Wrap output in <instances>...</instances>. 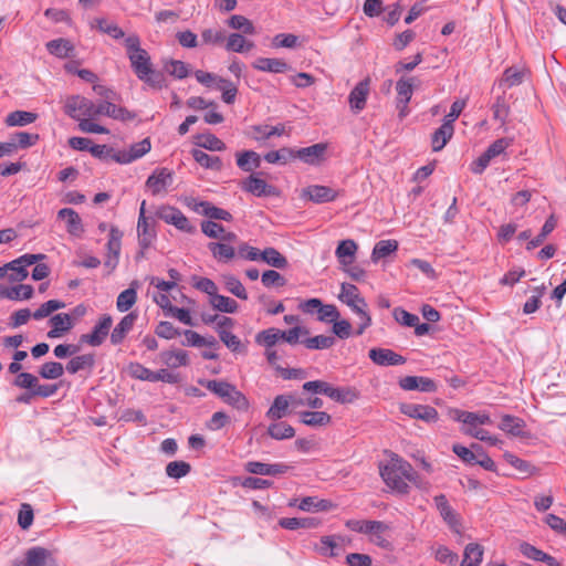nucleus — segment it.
<instances>
[{"label":"nucleus","instance_id":"44","mask_svg":"<svg viewBox=\"0 0 566 566\" xmlns=\"http://www.w3.org/2000/svg\"><path fill=\"white\" fill-rule=\"evenodd\" d=\"M92 28H96L98 31L108 34L111 38L118 40L125 36L124 31L116 23L109 22L104 18H96L92 24Z\"/></svg>","mask_w":566,"mask_h":566},{"label":"nucleus","instance_id":"26","mask_svg":"<svg viewBox=\"0 0 566 566\" xmlns=\"http://www.w3.org/2000/svg\"><path fill=\"white\" fill-rule=\"evenodd\" d=\"M57 218L65 220L66 230L71 235L80 237L83 231V223L78 213L71 208H63L57 212Z\"/></svg>","mask_w":566,"mask_h":566},{"label":"nucleus","instance_id":"34","mask_svg":"<svg viewBox=\"0 0 566 566\" xmlns=\"http://www.w3.org/2000/svg\"><path fill=\"white\" fill-rule=\"evenodd\" d=\"M237 165L241 170L251 172L261 166V157L253 150H244L237 154Z\"/></svg>","mask_w":566,"mask_h":566},{"label":"nucleus","instance_id":"50","mask_svg":"<svg viewBox=\"0 0 566 566\" xmlns=\"http://www.w3.org/2000/svg\"><path fill=\"white\" fill-rule=\"evenodd\" d=\"M226 290L240 300H248V293L241 281L233 274L222 275Z\"/></svg>","mask_w":566,"mask_h":566},{"label":"nucleus","instance_id":"60","mask_svg":"<svg viewBox=\"0 0 566 566\" xmlns=\"http://www.w3.org/2000/svg\"><path fill=\"white\" fill-rule=\"evenodd\" d=\"M123 232L115 226L109 229V238L107 242V254L119 256L122 247Z\"/></svg>","mask_w":566,"mask_h":566},{"label":"nucleus","instance_id":"30","mask_svg":"<svg viewBox=\"0 0 566 566\" xmlns=\"http://www.w3.org/2000/svg\"><path fill=\"white\" fill-rule=\"evenodd\" d=\"M138 244L142 249H148L154 239L156 231L154 229V221L150 219L137 222Z\"/></svg>","mask_w":566,"mask_h":566},{"label":"nucleus","instance_id":"47","mask_svg":"<svg viewBox=\"0 0 566 566\" xmlns=\"http://www.w3.org/2000/svg\"><path fill=\"white\" fill-rule=\"evenodd\" d=\"M268 434L275 440H285L293 438L295 430L286 422H273L268 427Z\"/></svg>","mask_w":566,"mask_h":566},{"label":"nucleus","instance_id":"20","mask_svg":"<svg viewBox=\"0 0 566 566\" xmlns=\"http://www.w3.org/2000/svg\"><path fill=\"white\" fill-rule=\"evenodd\" d=\"M399 386L403 390H418L421 392H434L437 391L436 382L422 376H406L399 380Z\"/></svg>","mask_w":566,"mask_h":566},{"label":"nucleus","instance_id":"4","mask_svg":"<svg viewBox=\"0 0 566 566\" xmlns=\"http://www.w3.org/2000/svg\"><path fill=\"white\" fill-rule=\"evenodd\" d=\"M95 111L96 104L84 96L72 95L69 96L65 101V114L77 122L84 118H95Z\"/></svg>","mask_w":566,"mask_h":566},{"label":"nucleus","instance_id":"29","mask_svg":"<svg viewBox=\"0 0 566 566\" xmlns=\"http://www.w3.org/2000/svg\"><path fill=\"white\" fill-rule=\"evenodd\" d=\"M33 295V287L28 284H20L17 286L8 287L0 284V296L3 298L18 301L29 300Z\"/></svg>","mask_w":566,"mask_h":566},{"label":"nucleus","instance_id":"37","mask_svg":"<svg viewBox=\"0 0 566 566\" xmlns=\"http://www.w3.org/2000/svg\"><path fill=\"white\" fill-rule=\"evenodd\" d=\"M290 399L285 395H279L274 398L273 403L266 411V417L272 420H280L287 415Z\"/></svg>","mask_w":566,"mask_h":566},{"label":"nucleus","instance_id":"35","mask_svg":"<svg viewBox=\"0 0 566 566\" xmlns=\"http://www.w3.org/2000/svg\"><path fill=\"white\" fill-rule=\"evenodd\" d=\"M328 398L339 403L354 402L359 397V391L354 387H331Z\"/></svg>","mask_w":566,"mask_h":566},{"label":"nucleus","instance_id":"1","mask_svg":"<svg viewBox=\"0 0 566 566\" xmlns=\"http://www.w3.org/2000/svg\"><path fill=\"white\" fill-rule=\"evenodd\" d=\"M124 45L126 48L127 57L136 76L155 88H161L163 78L159 73L153 69L150 55L140 46V39L133 33L125 38Z\"/></svg>","mask_w":566,"mask_h":566},{"label":"nucleus","instance_id":"52","mask_svg":"<svg viewBox=\"0 0 566 566\" xmlns=\"http://www.w3.org/2000/svg\"><path fill=\"white\" fill-rule=\"evenodd\" d=\"M254 132L253 138L258 142L269 139L272 136H281L285 133L284 125L269 126V125H255L252 126Z\"/></svg>","mask_w":566,"mask_h":566},{"label":"nucleus","instance_id":"18","mask_svg":"<svg viewBox=\"0 0 566 566\" xmlns=\"http://www.w3.org/2000/svg\"><path fill=\"white\" fill-rule=\"evenodd\" d=\"M242 189L256 197H270L276 193L275 187L266 184L265 180L256 177L255 175H250L243 180Z\"/></svg>","mask_w":566,"mask_h":566},{"label":"nucleus","instance_id":"9","mask_svg":"<svg viewBox=\"0 0 566 566\" xmlns=\"http://www.w3.org/2000/svg\"><path fill=\"white\" fill-rule=\"evenodd\" d=\"M188 207L192 209L195 212L200 213L209 220H222V221H232L233 217L232 214L222 208L216 207L210 201H197L195 199H191L188 202Z\"/></svg>","mask_w":566,"mask_h":566},{"label":"nucleus","instance_id":"46","mask_svg":"<svg viewBox=\"0 0 566 566\" xmlns=\"http://www.w3.org/2000/svg\"><path fill=\"white\" fill-rule=\"evenodd\" d=\"M193 159L203 168L212 170H221L222 161L218 156H210L201 149H192Z\"/></svg>","mask_w":566,"mask_h":566},{"label":"nucleus","instance_id":"32","mask_svg":"<svg viewBox=\"0 0 566 566\" xmlns=\"http://www.w3.org/2000/svg\"><path fill=\"white\" fill-rule=\"evenodd\" d=\"M300 420L305 426L317 428L329 424L332 417L325 411H302Z\"/></svg>","mask_w":566,"mask_h":566},{"label":"nucleus","instance_id":"64","mask_svg":"<svg viewBox=\"0 0 566 566\" xmlns=\"http://www.w3.org/2000/svg\"><path fill=\"white\" fill-rule=\"evenodd\" d=\"M261 282L268 289L281 287L286 284L285 277L275 270L264 271L261 275Z\"/></svg>","mask_w":566,"mask_h":566},{"label":"nucleus","instance_id":"15","mask_svg":"<svg viewBox=\"0 0 566 566\" xmlns=\"http://www.w3.org/2000/svg\"><path fill=\"white\" fill-rule=\"evenodd\" d=\"M368 357L379 366H398L406 363V358L389 348H371Z\"/></svg>","mask_w":566,"mask_h":566},{"label":"nucleus","instance_id":"55","mask_svg":"<svg viewBox=\"0 0 566 566\" xmlns=\"http://www.w3.org/2000/svg\"><path fill=\"white\" fill-rule=\"evenodd\" d=\"M499 428L517 437L523 433L524 421L517 417L506 415L502 418Z\"/></svg>","mask_w":566,"mask_h":566},{"label":"nucleus","instance_id":"62","mask_svg":"<svg viewBox=\"0 0 566 566\" xmlns=\"http://www.w3.org/2000/svg\"><path fill=\"white\" fill-rule=\"evenodd\" d=\"M524 76H525L524 70L515 67V66H511L504 71L502 82L507 87H513V86H517V85L522 84L524 81Z\"/></svg>","mask_w":566,"mask_h":566},{"label":"nucleus","instance_id":"3","mask_svg":"<svg viewBox=\"0 0 566 566\" xmlns=\"http://www.w3.org/2000/svg\"><path fill=\"white\" fill-rule=\"evenodd\" d=\"M338 297L359 316L360 324L358 325L356 334L361 335L366 328L371 325V317L367 312V303L365 298L360 296L357 286L350 283L342 284Z\"/></svg>","mask_w":566,"mask_h":566},{"label":"nucleus","instance_id":"13","mask_svg":"<svg viewBox=\"0 0 566 566\" xmlns=\"http://www.w3.org/2000/svg\"><path fill=\"white\" fill-rule=\"evenodd\" d=\"M400 411L413 419H420L424 422H436L438 420V411L428 405L403 403Z\"/></svg>","mask_w":566,"mask_h":566},{"label":"nucleus","instance_id":"41","mask_svg":"<svg viewBox=\"0 0 566 566\" xmlns=\"http://www.w3.org/2000/svg\"><path fill=\"white\" fill-rule=\"evenodd\" d=\"M46 50L50 54L56 57L65 59L70 56L71 52L74 50V46L66 39H55L46 43Z\"/></svg>","mask_w":566,"mask_h":566},{"label":"nucleus","instance_id":"19","mask_svg":"<svg viewBox=\"0 0 566 566\" xmlns=\"http://www.w3.org/2000/svg\"><path fill=\"white\" fill-rule=\"evenodd\" d=\"M291 469L285 463H263L259 461H249L245 464V470L252 474L258 475H281L286 473Z\"/></svg>","mask_w":566,"mask_h":566},{"label":"nucleus","instance_id":"8","mask_svg":"<svg viewBox=\"0 0 566 566\" xmlns=\"http://www.w3.org/2000/svg\"><path fill=\"white\" fill-rule=\"evenodd\" d=\"M327 144L317 143L308 147L294 149L295 159H300L304 164L318 166L326 159Z\"/></svg>","mask_w":566,"mask_h":566},{"label":"nucleus","instance_id":"10","mask_svg":"<svg viewBox=\"0 0 566 566\" xmlns=\"http://www.w3.org/2000/svg\"><path fill=\"white\" fill-rule=\"evenodd\" d=\"M339 191L328 186L311 185L302 190L301 197L314 203H326L336 200Z\"/></svg>","mask_w":566,"mask_h":566},{"label":"nucleus","instance_id":"58","mask_svg":"<svg viewBox=\"0 0 566 566\" xmlns=\"http://www.w3.org/2000/svg\"><path fill=\"white\" fill-rule=\"evenodd\" d=\"M64 374V367L57 361H48L41 365L39 375L43 379H57Z\"/></svg>","mask_w":566,"mask_h":566},{"label":"nucleus","instance_id":"23","mask_svg":"<svg viewBox=\"0 0 566 566\" xmlns=\"http://www.w3.org/2000/svg\"><path fill=\"white\" fill-rule=\"evenodd\" d=\"M252 66L258 71L269 73H286L292 69L286 61L276 57H258Z\"/></svg>","mask_w":566,"mask_h":566},{"label":"nucleus","instance_id":"45","mask_svg":"<svg viewBox=\"0 0 566 566\" xmlns=\"http://www.w3.org/2000/svg\"><path fill=\"white\" fill-rule=\"evenodd\" d=\"M38 115L27 111H14L6 117V125L9 127L25 126L35 122Z\"/></svg>","mask_w":566,"mask_h":566},{"label":"nucleus","instance_id":"7","mask_svg":"<svg viewBox=\"0 0 566 566\" xmlns=\"http://www.w3.org/2000/svg\"><path fill=\"white\" fill-rule=\"evenodd\" d=\"M172 171L168 168H157L146 180V188L153 196H158L167 191V188L172 184Z\"/></svg>","mask_w":566,"mask_h":566},{"label":"nucleus","instance_id":"40","mask_svg":"<svg viewBox=\"0 0 566 566\" xmlns=\"http://www.w3.org/2000/svg\"><path fill=\"white\" fill-rule=\"evenodd\" d=\"M413 77H401L397 81V107H400V104H408L410 102L413 92Z\"/></svg>","mask_w":566,"mask_h":566},{"label":"nucleus","instance_id":"61","mask_svg":"<svg viewBox=\"0 0 566 566\" xmlns=\"http://www.w3.org/2000/svg\"><path fill=\"white\" fill-rule=\"evenodd\" d=\"M191 471V467L186 461H172L166 465V474L171 479H181Z\"/></svg>","mask_w":566,"mask_h":566},{"label":"nucleus","instance_id":"11","mask_svg":"<svg viewBox=\"0 0 566 566\" xmlns=\"http://www.w3.org/2000/svg\"><path fill=\"white\" fill-rule=\"evenodd\" d=\"M150 148L151 144L149 138H145L138 143L133 144L129 150H118L116 154H113L112 160L118 164H129L146 155Z\"/></svg>","mask_w":566,"mask_h":566},{"label":"nucleus","instance_id":"36","mask_svg":"<svg viewBox=\"0 0 566 566\" xmlns=\"http://www.w3.org/2000/svg\"><path fill=\"white\" fill-rule=\"evenodd\" d=\"M208 249L219 262H229L235 256V249L224 242H209Z\"/></svg>","mask_w":566,"mask_h":566},{"label":"nucleus","instance_id":"16","mask_svg":"<svg viewBox=\"0 0 566 566\" xmlns=\"http://www.w3.org/2000/svg\"><path fill=\"white\" fill-rule=\"evenodd\" d=\"M390 531V525L382 521L370 520L366 535L369 541L378 547L388 548L390 543L387 539V534Z\"/></svg>","mask_w":566,"mask_h":566},{"label":"nucleus","instance_id":"38","mask_svg":"<svg viewBox=\"0 0 566 566\" xmlns=\"http://www.w3.org/2000/svg\"><path fill=\"white\" fill-rule=\"evenodd\" d=\"M254 48V43L251 41H248L242 34L240 33H231L228 36L227 43H226V50L229 52H235V53H244Z\"/></svg>","mask_w":566,"mask_h":566},{"label":"nucleus","instance_id":"56","mask_svg":"<svg viewBox=\"0 0 566 566\" xmlns=\"http://www.w3.org/2000/svg\"><path fill=\"white\" fill-rule=\"evenodd\" d=\"M197 145L211 151H222L226 149V144L211 133L199 135Z\"/></svg>","mask_w":566,"mask_h":566},{"label":"nucleus","instance_id":"12","mask_svg":"<svg viewBox=\"0 0 566 566\" xmlns=\"http://www.w3.org/2000/svg\"><path fill=\"white\" fill-rule=\"evenodd\" d=\"M380 475L391 490L399 494H407L409 492V485L405 478L398 473L396 468L389 462L387 465L380 469Z\"/></svg>","mask_w":566,"mask_h":566},{"label":"nucleus","instance_id":"14","mask_svg":"<svg viewBox=\"0 0 566 566\" xmlns=\"http://www.w3.org/2000/svg\"><path fill=\"white\" fill-rule=\"evenodd\" d=\"M96 117L101 115L108 116L113 119L122 120V122H128L135 118V114L128 111L125 107L117 106L113 102L109 101H103L98 104H96V111H95Z\"/></svg>","mask_w":566,"mask_h":566},{"label":"nucleus","instance_id":"51","mask_svg":"<svg viewBox=\"0 0 566 566\" xmlns=\"http://www.w3.org/2000/svg\"><path fill=\"white\" fill-rule=\"evenodd\" d=\"M390 463L396 468L398 473L405 478L406 481L412 482L415 484L418 483L419 474L409 462L397 457L392 458Z\"/></svg>","mask_w":566,"mask_h":566},{"label":"nucleus","instance_id":"17","mask_svg":"<svg viewBox=\"0 0 566 566\" xmlns=\"http://www.w3.org/2000/svg\"><path fill=\"white\" fill-rule=\"evenodd\" d=\"M24 566H55V559L49 549L35 546L27 551Z\"/></svg>","mask_w":566,"mask_h":566},{"label":"nucleus","instance_id":"6","mask_svg":"<svg viewBox=\"0 0 566 566\" xmlns=\"http://www.w3.org/2000/svg\"><path fill=\"white\" fill-rule=\"evenodd\" d=\"M113 324V318L108 314H104L101 316L97 324L94 326L93 331L88 334H83L80 337L81 343L87 344L90 346H99L105 340L106 336L109 333V329Z\"/></svg>","mask_w":566,"mask_h":566},{"label":"nucleus","instance_id":"42","mask_svg":"<svg viewBox=\"0 0 566 566\" xmlns=\"http://www.w3.org/2000/svg\"><path fill=\"white\" fill-rule=\"evenodd\" d=\"M136 282H133L130 286L119 293L116 301V306L119 312H127L133 307L137 301Z\"/></svg>","mask_w":566,"mask_h":566},{"label":"nucleus","instance_id":"49","mask_svg":"<svg viewBox=\"0 0 566 566\" xmlns=\"http://www.w3.org/2000/svg\"><path fill=\"white\" fill-rule=\"evenodd\" d=\"M483 548L479 544L471 543L465 546L461 566H479L482 562Z\"/></svg>","mask_w":566,"mask_h":566},{"label":"nucleus","instance_id":"63","mask_svg":"<svg viewBox=\"0 0 566 566\" xmlns=\"http://www.w3.org/2000/svg\"><path fill=\"white\" fill-rule=\"evenodd\" d=\"M164 67L167 73L179 80L187 77L189 74L188 65L179 60H170L169 62L165 63Z\"/></svg>","mask_w":566,"mask_h":566},{"label":"nucleus","instance_id":"33","mask_svg":"<svg viewBox=\"0 0 566 566\" xmlns=\"http://www.w3.org/2000/svg\"><path fill=\"white\" fill-rule=\"evenodd\" d=\"M94 365V354H83L71 358L70 361L66 364L65 369L69 374L74 375L81 370H92Z\"/></svg>","mask_w":566,"mask_h":566},{"label":"nucleus","instance_id":"39","mask_svg":"<svg viewBox=\"0 0 566 566\" xmlns=\"http://www.w3.org/2000/svg\"><path fill=\"white\" fill-rule=\"evenodd\" d=\"M260 260L275 269H285L289 265L287 259L275 248H266L260 252Z\"/></svg>","mask_w":566,"mask_h":566},{"label":"nucleus","instance_id":"48","mask_svg":"<svg viewBox=\"0 0 566 566\" xmlns=\"http://www.w3.org/2000/svg\"><path fill=\"white\" fill-rule=\"evenodd\" d=\"M210 305L222 313L233 314L238 311V303L228 296L216 294L212 298H209Z\"/></svg>","mask_w":566,"mask_h":566},{"label":"nucleus","instance_id":"54","mask_svg":"<svg viewBox=\"0 0 566 566\" xmlns=\"http://www.w3.org/2000/svg\"><path fill=\"white\" fill-rule=\"evenodd\" d=\"M295 159L294 148L283 147L279 150H272L264 155V160L269 164L285 165L290 160Z\"/></svg>","mask_w":566,"mask_h":566},{"label":"nucleus","instance_id":"22","mask_svg":"<svg viewBox=\"0 0 566 566\" xmlns=\"http://www.w3.org/2000/svg\"><path fill=\"white\" fill-rule=\"evenodd\" d=\"M433 501L442 520L449 525L451 530L458 531L460 525L458 515L449 504L447 496L444 494H439L433 497Z\"/></svg>","mask_w":566,"mask_h":566},{"label":"nucleus","instance_id":"57","mask_svg":"<svg viewBox=\"0 0 566 566\" xmlns=\"http://www.w3.org/2000/svg\"><path fill=\"white\" fill-rule=\"evenodd\" d=\"M161 358L166 365L172 368L188 365V354L185 350L164 352Z\"/></svg>","mask_w":566,"mask_h":566},{"label":"nucleus","instance_id":"59","mask_svg":"<svg viewBox=\"0 0 566 566\" xmlns=\"http://www.w3.org/2000/svg\"><path fill=\"white\" fill-rule=\"evenodd\" d=\"M303 344L308 349H327L335 344V338L333 336L316 335L304 339Z\"/></svg>","mask_w":566,"mask_h":566},{"label":"nucleus","instance_id":"25","mask_svg":"<svg viewBox=\"0 0 566 566\" xmlns=\"http://www.w3.org/2000/svg\"><path fill=\"white\" fill-rule=\"evenodd\" d=\"M357 250L358 245L354 240L346 239L340 241L335 250V255L340 266L352 265L355 261Z\"/></svg>","mask_w":566,"mask_h":566},{"label":"nucleus","instance_id":"24","mask_svg":"<svg viewBox=\"0 0 566 566\" xmlns=\"http://www.w3.org/2000/svg\"><path fill=\"white\" fill-rule=\"evenodd\" d=\"M52 328L48 332L49 338H57L74 326L72 316L67 313H59L50 318Z\"/></svg>","mask_w":566,"mask_h":566},{"label":"nucleus","instance_id":"28","mask_svg":"<svg viewBox=\"0 0 566 566\" xmlns=\"http://www.w3.org/2000/svg\"><path fill=\"white\" fill-rule=\"evenodd\" d=\"M282 528L295 531L298 528H316L321 525V521L316 517H282L279 520Z\"/></svg>","mask_w":566,"mask_h":566},{"label":"nucleus","instance_id":"31","mask_svg":"<svg viewBox=\"0 0 566 566\" xmlns=\"http://www.w3.org/2000/svg\"><path fill=\"white\" fill-rule=\"evenodd\" d=\"M454 133L453 125L442 123V125L434 130L431 137V146L433 151L441 150L447 143L451 139Z\"/></svg>","mask_w":566,"mask_h":566},{"label":"nucleus","instance_id":"2","mask_svg":"<svg viewBox=\"0 0 566 566\" xmlns=\"http://www.w3.org/2000/svg\"><path fill=\"white\" fill-rule=\"evenodd\" d=\"M198 382L224 403L239 411H248L250 408V402L245 395L231 382L221 379H199Z\"/></svg>","mask_w":566,"mask_h":566},{"label":"nucleus","instance_id":"5","mask_svg":"<svg viewBox=\"0 0 566 566\" xmlns=\"http://www.w3.org/2000/svg\"><path fill=\"white\" fill-rule=\"evenodd\" d=\"M156 216L168 224H172L178 230L193 233L196 231L189 219L176 207L161 206L156 211Z\"/></svg>","mask_w":566,"mask_h":566},{"label":"nucleus","instance_id":"53","mask_svg":"<svg viewBox=\"0 0 566 566\" xmlns=\"http://www.w3.org/2000/svg\"><path fill=\"white\" fill-rule=\"evenodd\" d=\"M216 87L222 92V101L233 104L238 94V86L228 78L219 76Z\"/></svg>","mask_w":566,"mask_h":566},{"label":"nucleus","instance_id":"21","mask_svg":"<svg viewBox=\"0 0 566 566\" xmlns=\"http://www.w3.org/2000/svg\"><path fill=\"white\" fill-rule=\"evenodd\" d=\"M369 94V81L364 80L356 84L348 96L350 109L354 113L361 112L366 106V101Z\"/></svg>","mask_w":566,"mask_h":566},{"label":"nucleus","instance_id":"27","mask_svg":"<svg viewBox=\"0 0 566 566\" xmlns=\"http://www.w3.org/2000/svg\"><path fill=\"white\" fill-rule=\"evenodd\" d=\"M136 319L137 314L134 312L128 313L120 319L111 333V342L113 345H118L124 340L126 335L132 331Z\"/></svg>","mask_w":566,"mask_h":566},{"label":"nucleus","instance_id":"43","mask_svg":"<svg viewBox=\"0 0 566 566\" xmlns=\"http://www.w3.org/2000/svg\"><path fill=\"white\" fill-rule=\"evenodd\" d=\"M398 250V242L396 240H381L377 242L371 252V261L377 263Z\"/></svg>","mask_w":566,"mask_h":566}]
</instances>
